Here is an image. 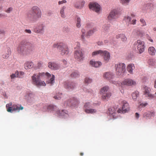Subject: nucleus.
Here are the masks:
<instances>
[{
    "label": "nucleus",
    "instance_id": "11",
    "mask_svg": "<svg viewBox=\"0 0 156 156\" xmlns=\"http://www.w3.org/2000/svg\"><path fill=\"white\" fill-rule=\"evenodd\" d=\"M84 54L82 50L79 49L76 50L74 52V57L79 62L82 61L84 58Z\"/></svg>",
    "mask_w": 156,
    "mask_h": 156
},
{
    "label": "nucleus",
    "instance_id": "9",
    "mask_svg": "<svg viewBox=\"0 0 156 156\" xmlns=\"http://www.w3.org/2000/svg\"><path fill=\"white\" fill-rule=\"evenodd\" d=\"M134 45L137 46V49L139 54L142 53L144 51L145 46L144 41L138 40L135 42Z\"/></svg>",
    "mask_w": 156,
    "mask_h": 156
},
{
    "label": "nucleus",
    "instance_id": "53",
    "mask_svg": "<svg viewBox=\"0 0 156 156\" xmlns=\"http://www.w3.org/2000/svg\"><path fill=\"white\" fill-rule=\"evenodd\" d=\"M13 10V8L12 7H9L5 11V12L7 13H10Z\"/></svg>",
    "mask_w": 156,
    "mask_h": 156
},
{
    "label": "nucleus",
    "instance_id": "37",
    "mask_svg": "<svg viewBox=\"0 0 156 156\" xmlns=\"http://www.w3.org/2000/svg\"><path fill=\"white\" fill-rule=\"evenodd\" d=\"M123 20L126 23L130 24L131 20V18L129 16H126L124 17Z\"/></svg>",
    "mask_w": 156,
    "mask_h": 156
},
{
    "label": "nucleus",
    "instance_id": "29",
    "mask_svg": "<svg viewBox=\"0 0 156 156\" xmlns=\"http://www.w3.org/2000/svg\"><path fill=\"white\" fill-rule=\"evenodd\" d=\"M101 94L102 98L104 100L109 98L111 96V93L109 92H105Z\"/></svg>",
    "mask_w": 156,
    "mask_h": 156
},
{
    "label": "nucleus",
    "instance_id": "58",
    "mask_svg": "<svg viewBox=\"0 0 156 156\" xmlns=\"http://www.w3.org/2000/svg\"><path fill=\"white\" fill-rule=\"evenodd\" d=\"M136 19H133L132 21H131L130 23V24L134 25L136 24Z\"/></svg>",
    "mask_w": 156,
    "mask_h": 156
},
{
    "label": "nucleus",
    "instance_id": "36",
    "mask_svg": "<svg viewBox=\"0 0 156 156\" xmlns=\"http://www.w3.org/2000/svg\"><path fill=\"white\" fill-rule=\"evenodd\" d=\"M102 50H99L93 52L92 53V56L93 57L95 56L98 55H100L101 56V53H102Z\"/></svg>",
    "mask_w": 156,
    "mask_h": 156
},
{
    "label": "nucleus",
    "instance_id": "33",
    "mask_svg": "<svg viewBox=\"0 0 156 156\" xmlns=\"http://www.w3.org/2000/svg\"><path fill=\"white\" fill-rule=\"evenodd\" d=\"M96 31L97 29L96 28H94L92 29L89 30L86 34V36L87 37L90 36Z\"/></svg>",
    "mask_w": 156,
    "mask_h": 156
},
{
    "label": "nucleus",
    "instance_id": "40",
    "mask_svg": "<svg viewBox=\"0 0 156 156\" xmlns=\"http://www.w3.org/2000/svg\"><path fill=\"white\" fill-rule=\"evenodd\" d=\"M110 25L109 24H105L103 27V32H106L109 30Z\"/></svg>",
    "mask_w": 156,
    "mask_h": 156
},
{
    "label": "nucleus",
    "instance_id": "63",
    "mask_svg": "<svg viewBox=\"0 0 156 156\" xmlns=\"http://www.w3.org/2000/svg\"><path fill=\"white\" fill-rule=\"evenodd\" d=\"M24 73L23 72L21 71L20 73V75H19V76H23L24 75Z\"/></svg>",
    "mask_w": 156,
    "mask_h": 156
},
{
    "label": "nucleus",
    "instance_id": "56",
    "mask_svg": "<svg viewBox=\"0 0 156 156\" xmlns=\"http://www.w3.org/2000/svg\"><path fill=\"white\" fill-rule=\"evenodd\" d=\"M66 2L67 1L66 0H62L61 1H59L58 2V4L60 5L63 3H66Z\"/></svg>",
    "mask_w": 156,
    "mask_h": 156
},
{
    "label": "nucleus",
    "instance_id": "20",
    "mask_svg": "<svg viewBox=\"0 0 156 156\" xmlns=\"http://www.w3.org/2000/svg\"><path fill=\"white\" fill-rule=\"evenodd\" d=\"M76 87V84L72 82H66L64 83V87L68 89H73Z\"/></svg>",
    "mask_w": 156,
    "mask_h": 156
},
{
    "label": "nucleus",
    "instance_id": "51",
    "mask_svg": "<svg viewBox=\"0 0 156 156\" xmlns=\"http://www.w3.org/2000/svg\"><path fill=\"white\" fill-rule=\"evenodd\" d=\"M5 34V31L3 30H0V38H2Z\"/></svg>",
    "mask_w": 156,
    "mask_h": 156
},
{
    "label": "nucleus",
    "instance_id": "49",
    "mask_svg": "<svg viewBox=\"0 0 156 156\" xmlns=\"http://www.w3.org/2000/svg\"><path fill=\"white\" fill-rule=\"evenodd\" d=\"M55 76L54 75H52L51 77L48 81V83H50L52 85L54 82Z\"/></svg>",
    "mask_w": 156,
    "mask_h": 156
},
{
    "label": "nucleus",
    "instance_id": "2",
    "mask_svg": "<svg viewBox=\"0 0 156 156\" xmlns=\"http://www.w3.org/2000/svg\"><path fill=\"white\" fill-rule=\"evenodd\" d=\"M34 49V45L30 42L22 41L17 48L18 52L22 55H27L30 54Z\"/></svg>",
    "mask_w": 156,
    "mask_h": 156
},
{
    "label": "nucleus",
    "instance_id": "60",
    "mask_svg": "<svg viewBox=\"0 0 156 156\" xmlns=\"http://www.w3.org/2000/svg\"><path fill=\"white\" fill-rule=\"evenodd\" d=\"M93 24L91 23H87V28H90L92 26Z\"/></svg>",
    "mask_w": 156,
    "mask_h": 156
},
{
    "label": "nucleus",
    "instance_id": "61",
    "mask_svg": "<svg viewBox=\"0 0 156 156\" xmlns=\"http://www.w3.org/2000/svg\"><path fill=\"white\" fill-rule=\"evenodd\" d=\"M6 17V16H5L4 14L0 13V18L5 17Z\"/></svg>",
    "mask_w": 156,
    "mask_h": 156
},
{
    "label": "nucleus",
    "instance_id": "48",
    "mask_svg": "<svg viewBox=\"0 0 156 156\" xmlns=\"http://www.w3.org/2000/svg\"><path fill=\"white\" fill-rule=\"evenodd\" d=\"M143 117L145 118L146 117V118L150 119L152 116L151 115H150V114H149L148 111L144 114Z\"/></svg>",
    "mask_w": 156,
    "mask_h": 156
},
{
    "label": "nucleus",
    "instance_id": "43",
    "mask_svg": "<svg viewBox=\"0 0 156 156\" xmlns=\"http://www.w3.org/2000/svg\"><path fill=\"white\" fill-rule=\"evenodd\" d=\"M64 105L66 106H68L72 107V103L71 99L68 100L66 101L64 103Z\"/></svg>",
    "mask_w": 156,
    "mask_h": 156
},
{
    "label": "nucleus",
    "instance_id": "39",
    "mask_svg": "<svg viewBox=\"0 0 156 156\" xmlns=\"http://www.w3.org/2000/svg\"><path fill=\"white\" fill-rule=\"evenodd\" d=\"M81 32L82 34L81 35V38L82 40L84 41H85V36H86V34H85L86 31L84 29H82L81 30Z\"/></svg>",
    "mask_w": 156,
    "mask_h": 156
},
{
    "label": "nucleus",
    "instance_id": "30",
    "mask_svg": "<svg viewBox=\"0 0 156 156\" xmlns=\"http://www.w3.org/2000/svg\"><path fill=\"white\" fill-rule=\"evenodd\" d=\"M66 8V6H63L62 8H61L60 10V14L61 16L62 17L64 18L66 17V16L65 15L64 13V11Z\"/></svg>",
    "mask_w": 156,
    "mask_h": 156
},
{
    "label": "nucleus",
    "instance_id": "41",
    "mask_svg": "<svg viewBox=\"0 0 156 156\" xmlns=\"http://www.w3.org/2000/svg\"><path fill=\"white\" fill-rule=\"evenodd\" d=\"M114 41V38L112 37H110L108 40H106L104 41V43L105 44H107L109 43L110 44H112Z\"/></svg>",
    "mask_w": 156,
    "mask_h": 156
},
{
    "label": "nucleus",
    "instance_id": "59",
    "mask_svg": "<svg viewBox=\"0 0 156 156\" xmlns=\"http://www.w3.org/2000/svg\"><path fill=\"white\" fill-rule=\"evenodd\" d=\"M149 114H150V115H151V116H154V111H148Z\"/></svg>",
    "mask_w": 156,
    "mask_h": 156
},
{
    "label": "nucleus",
    "instance_id": "54",
    "mask_svg": "<svg viewBox=\"0 0 156 156\" xmlns=\"http://www.w3.org/2000/svg\"><path fill=\"white\" fill-rule=\"evenodd\" d=\"M148 105L147 102L142 103L140 104L139 107H144Z\"/></svg>",
    "mask_w": 156,
    "mask_h": 156
},
{
    "label": "nucleus",
    "instance_id": "26",
    "mask_svg": "<svg viewBox=\"0 0 156 156\" xmlns=\"http://www.w3.org/2000/svg\"><path fill=\"white\" fill-rule=\"evenodd\" d=\"M33 66V63L30 61H27L24 64V68L26 69H30L32 68Z\"/></svg>",
    "mask_w": 156,
    "mask_h": 156
},
{
    "label": "nucleus",
    "instance_id": "45",
    "mask_svg": "<svg viewBox=\"0 0 156 156\" xmlns=\"http://www.w3.org/2000/svg\"><path fill=\"white\" fill-rule=\"evenodd\" d=\"M77 23L76 26L78 28H80L81 27L80 22L81 21V19L80 17H77Z\"/></svg>",
    "mask_w": 156,
    "mask_h": 156
},
{
    "label": "nucleus",
    "instance_id": "19",
    "mask_svg": "<svg viewBox=\"0 0 156 156\" xmlns=\"http://www.w3.org/2000/svg\"><path fill=\"white\" fill-rule=\"evenodd\" d=\"M48 66L50 69L55 70L58 69L59 67L58 64L54 62H48Z\"/></svg>",
    "mask_w": 156,
    "mask_h": 156
},
{
    "label": "nucleus",
    "instance_id": "6",
    "mask_svg": "<svg viewBox=\"0 0 156 156\" xmlns=\"http://www.w3.org/2000/svg\"><path fill=\"white\" fill-rule=\"evenodd\" d=\"M6 107L7 111L9 112H12L13 111L19 112L20 110H22L23 107L21 105L14 104L12 105V103H10L6 105Z\"/></svg>",
    "mask_w": 156,
    "mask_h": 156
},
{
    "label": "nucleus",
    "instance_id": "17",
    "mask_svg": "<svg viewBox=\"0 0 156 156\" xmlns=\"http://www.w3.org/2000/svg\"><path fill=\"white\" fill-rule=\"evenodd\" d=\"M56 113L59 116L65 118L69 116L68 112L66 110H59L56 112Z\"/></svg>",
    "mask_w": 156,
    "mask_h": 156
},
{
    "label": "nucleus",
    "instance_id": "4",
    "mask_svg": "<svg viewBox=\"0 0 156 156\" xmlns=\"http://www.w3.org/2000/svg\"><path fill=\"white\" fill-rule=\"evenodd\" d=\"M53 48H57L60 54L62 55L68 54L69 51L67 46L62 43L54 44L53 45Z\"/></svg>",
    "mask_w": 156,
    "mask_h": 156
},
{
    "label": "nucleus",
    "instance_id": "64",
    "mask_svg": "<svg viewBox=\"0 0 156 156\" xmlns=\"http://www.w3.org/2000/svg\"><path fill=\"white\" fill-rule=\"evenodd\" d=\"M62 62L64 65H66L67 64V62L66 60L65 59H63L62 60Z\"/></svg>",
    "mask_w": 156,
    "mask_h": 156
},
{
    "label": "nucleus",
    "instance_id": "10",
    "mask_svg": "<svg viewBox=\"0 0 156 156\" xmlns=\"http://www.w3.org/2000/svg\"><path fill=\"white\" fill-rule=\"evenodd\" d=\"M122 108L121 109H119L117 111L118 113H125L128 112L129 110L128 103L126 101H123L121 102Z\"/></svg>",
    "mask_w": 156,
    "mask_h": 156
},
{
    "label": "nucleus",
    "instance_id": "35",
    "mask_svg": "<svg viewBox=\"0 0 156 156\" xmlns=\"http://www.w3.org/2000/svg\"><path fill=\"white\" fill-rule=\"evenodd\" d=\"M109 89V87L108 86H105L102 88L100 90V92L101 94L107 92Z\"/></svg>",
    "mask_w": 156,
    "mask_h": 156
},
{
    "label": "nucleus",
    "instance_id": "12",
    "mask_svg": "<svg viewBox=\"0 0 156 156\" xmlns=\"http://www.w3.org/2000/svg\"><path fill=\"white\" fill-rule=\"evenodd\" d=\"M103 77L105 79L110 80V83L116 84V82L115 81L111 80L114 77V75L113 73L111 72H107L104 73Z\"/></svg>",
    "mask_w": 156,
    "mask_h": 156
},
{
    "label": "nucleus",
    "instance_id": "1",
    "mask_svg": "<svg viewBox=\"0 0 156 156\" xmlns=\"http://www.w3.org/2000/svg\"><path fill=\"white\" fill-rule=\"evenodd\" d=\"M41 11L37 6H33L30 11L27 15L26 19L29 23H34L41 18Z\"/></svg>",
    "mask_w": 156,
    "mask_h": 156
},
{
    "label": "nucleus",
    "instance_id": "23",
    "mask_svg": "<svg viewBox=\"0 0 156 156\" xmlns=\"http://www.w3.org/2000/svg\"><path fill=\"white\" fill-rule=\"evenodd\" d=\"M90 64L92 66L96 68L102 65V63L101 62H96L93 60L90 61Z\"/></svg>",
    "mask_w": 156,
    "mask_h": 156
},
{
    "label": "nucleus",
    "instance_id": "47",
    "mask_svg": "<svg viewBox=\"0 0 156 156\" xmlns=\"http://www.w3.org/2000/svg\"><path fill=\"white\" fill-rule=\"evenodd\" d=\"M130 0H120V2L124 5H128Z\"/></svg>",
    "mask_w": 156,
    "mask_h": 156
},
{
    "label": "nucleus",
    "instance_id": "25",
    "mask_svg": "<svg viewBox=\"0 0 156 156\" xmlns=\"http://www.w3.org/2000/svg\"><path fill=\"white\" fill-rule=\"evenodd\" d=\"M135 68V67L133 64H129L127 67V71L131 74H133V70Z\"/></svg>",
    "mask_w": 156,
    "mask_h": 156
},
{
    "label": "nucleus",
    "instance_id": "21",
    "mask_svg": "<svg viewBox=\"0 0 156 156\" xmlns=\"http://www.w3.org/2000/svg\"><path fill=\"white\" fill-rule=\"evenodd\" d=\"M6 52H7V53H4L2 55V58L7 59L11 54V51L10 48L9 47H7L6 48Z\"/></svg>",
    "mask_w": 156,
    "mask_h": 156
},
{
    "label": "nucleus",
    "instance_id": "38",
    "mask_svg": "<svg viewBox=\"0 0 156 156\" xmlns=\"http://www.w3.org/2000/svg\"><path fill=\"white\" fill-rule=\"evenodd\" d=\"M19 73L18 71H16L15 73L12 74L10 76L11 79H13L15 77H19L20 78H22V77L20 76H19Z\"/></svg>",
    "mask_w": 156,
    "mask_h": 156
},
{
    "label": "nucleus",
    "instance_id": "57",
    "mask_svg": "<svg viewBox=\"0 0 156 156\" xmlns=\"http://www.w3.org/2000/svg\"><path fill=\"white\" fill-rule=\"evenodd\" d=\"M146 37L147 38V39L151 42H153V40L151 38V37L149 36V35L148 34H147L146 35Z\"/></svg>",
    "mask_w": 156,
    "mask_h": 156
},
{
    "label": "nucleus",
    "instance_id": "18",
    "mask_svg": "<svg viewBox=\"0 0 156 156\" xmlns=\"http://www.w3.org/2000/svg\"><path fill=\"white\" fill-rule=\"evenodd\" d=\"M144 94L146 97H148V98L149 99H151L153 98L154 96V95L151 94L150 93V89L146 86L144 87Z\"/></svg>",
    "mask_w": 156,
    "mask_h": 156
},
{
    "label": "nucleus",
    "instance_id": "16",
    "mask_svg": "<svg viewBox=\"0 0 156 156\" xmlns=\"http://www.w3.org/2000/svg\"><path fill=\"white\" fill-rule=\"evenodd\" d=\"M101 56L103 57L104 60L106 62H108L110 58V54L107 51H102Z\"/></svg>",
    "mask_w": 156,
    "mask_h": 156
},
{
    "label": "nucleus",
    "instance_id": "27",
    "mask_svg": "<svg viewBox=\"0 0 156 156\" xmlns=\"http://www.w3.org/2000/svg\"><path fill=\"white\" fill-rule=\"evenodd\" d=\"M148 51L150 55L153 56L155 54L156 50L154 47L151 46L148 48Z\"/></svg>",
    "mask_w": 156,
    "mask_h": 156
},
{
    "label": "nucleus",
    "instance_id": "46",
    "mask_svg": "<svg viewBox=\"0 0 156 156\" xmlns=\"http://www.w3.org/2000/svg\"><path fill=\"white\" fill-rule=\"evenodd\" d=\"M79 74L78 71H76L72 73L71 76L72 77H76L79 76Z\"/></svg>",
    "mask_w": 156,
    "mask_h": 156
},
{
    "label": "nucleus",
    "instance_id": "44",
    "mask_svg": "<svg viewBox=\"0 0 156 156\" xmlns=\"http://www.w3.org/2000/svg\"><path fill=\"white\" fill-rule=\"evenodd\" d=\"M140 21L142 27H144L146 26L147 23L145 20L143 18H141L140 20Z\"/></svg>",
    "mask_w": 156,
    "mask_h": 156
},
{
    "label": "nucleus",
    "instance_id": "5",
    "mask_svg": "<svg viewBox=\"0 0 156 156\" xmlns=\"http://www.w3.org/2000/svg\"><path fill=\"white\" fill-rule=\"evenodd\" d=\"M98 105L97 104L93 103L92 104L89 102L85 103L83 107L85 112L88 114H93L96 112H97L96 109L91 108H93L94 107L97 106Z\"/></svg>",
    "mask_w": 156,
    "mask_h": 156
},
{
    "label": "nucleus",
    "instance_id": "3",
    "mask_svg": "<svg viewBox=\"0 0 156 156\" xmlns=\"http://www.w3.org/2000/svg\"><path fill=\"white\" fill-rule=\"evenodd\" d=\"M51 75L49 73L46 72L37 73H34L31 76L33 83L35 85L45 86L46 83L44 81H41L40 80V78L47 77L48 78H50Z\"/></svg>",
    "mask_w": 156,
    "mask_h": 156
},
{
    "label": "nucleus",
    "instance_id": "50",
    "mask_svg": "<svg viewBox=\"0 0 156 156\" xmlns=\"http://www.w3.org/2000/svg\"><path fill=\"white\" fill-rule=\"evenodd\" d=\"M62 96V94H57L55 96H54V98L55 99L59 100L61 98V97Z\"/></svg>",
    "mask_w": 156,
    "mask_h": 156
},
{
    "label": "nucleus",
    "instance_id": "62",
    "mask_svg": "<svg viewBox=\"0 0 156 156\" xmlns=\"http://www.w3.org/2000/svg\"><path fill=\"white\" fill-rule=\"evenodd\" d=\"M25 32L28 34H31V31L30 30L26 29L25 30Z\"/></svg>",
    "mask_w": 156,
    "mask_h": 156
},
{
    "label": "nucleus",
    "instance_id": "52",
    "mask_svg": "<svg viewBox=\"0 0 156 156\" xmlns=\"http://www.w3.org/2000/svg\"><path fill=\"white\" fill-rule=\"evenodd\" d=\"M92 80L91 79L88 77H86L84 80L85 83H89L91 82Z\"/></svg>",
    "mask_w": 156,
    "mask_h": 156
},
{
    "label": "nucleus",
    "instance_id": "42",
    "mask_svg": "<svg viewBox=\"0 0 156 156\" xmlns=\"http://www.w3.org/2000/svg\"><path fill=\"white\" fill-rule=\"evenodd\" d=\"M136 33L138 35L141 37L143 36L144 34V32L140 29L137 30L136 31Z\"/></svg>",
    "mask_w": 156,
    "mask_h": 156
},
{
    "label": "nucleus",
    "instance_id": "14",
    "mask_svg": "<svg viewBox=\"0 0 156 156\" xmlns=\"http://www.w3.org/2000/svg\"><path fill=\"white\" fill-rule=\"evenodd\" d=\"M90 8L97 12L100 10V5L97 3H91L89 5Z\"/></svg>",
    "mask_w": 156,
    "mask_h": 156
},
{
    "label": "nucleus",
    "instance_id": "55",
    "mask_svg": "<svg viewBox=\"0 0 156 156\" xmlns=\"http://www.w3.org/2000/svg\"><path fill=\"white\" fill-rule=\"evenodd\" d=\"M43 65V63L41 62H39L37 64V67L38 68H40Z\"/></svg>",
    "mask_w": 156,
    "mask_h": 156
},
{
    "label": "nucleus",
    "instance_id": "31",
    "mask_svg": "<svg viewBox=\"0 0 156 156\" xmlns=\"http://www.w3.org/2000/svg\"><path fill=\"white\" fill-rule=\"evenodd\" d=\"M55 107L52 105H49L48 106H45L43 108V110L44 111H46V110H45V109L47 108V111H52L54 110L55 108Z\"/></svg>",
    "mask_w": 156,
    "mask_h": 156
},
{
    "label": "nucleus",
    "instance_id": "8",
    "mask_svg": "<svg viewBox=\"0 0 156 156\" xmlns=\"http://www.w3.org/2000/svg\"><path fill=\"white\" fill-rule=\"evenodd\" d=\"M118 10L117 9H113L111 10L108 14L107 20L109 22H111L112 21L115 20L118 18Z\"/></svg>",
    "mask_w": 156,
    "mask_h": 156
},
{
    "label": "nucleus",
    "instance_id": "32",
    "mask_svg": "<svg viewBox=\"0 0 156 156\" xmlns=\"http://www.w3.org/2000/svg\"><path fill=\"white\" fill-rule=\"evenodd\" d=\"M139 92L137 91H135L132 94V98L133 100L136 101L137 98L139 96Z\"/></svg>",
    "mask_w": 156,
    "mask_h": 156
},
{
    "label": "nucleus",
    "instance_id": "34",
    "mask_svg": "<svg viewBox=\"0 0 156 156\" xmlns=\"http://www.w3.org/2000/svg\"><path fill=\"white\" fill-rule=\"evenodd\" d=\"M116 110L115 108H111L108 109V113L109 115H112L113 116V118H114L115 116V113Z\"/></svg>",
    "mask_w": 156,
    "mask_h": 156
},
{
    "label": "nucleus",
    "instance_id": "13",
    "mask_svg": "<svg viewBox=\"0 0 156 156\" xmlns=\"http://www.w3.org/2000/svg\"><path fill=\"white\" fill-rule=\"evenodd\" d=\"M122 84L127 86L135 85L136 84L135 81L131 79L127 78L124 80L122 82Z\"/></svg>",
    "mask_w": 156,
    "mask_h": 156
},
{
    "label": "nucleus",
    "instance_id": "22",
    "mask_svg": "<svg viewBox=\"0 0 156 156\" xmlns=\"http://www.w3.org/2000/svg\"><path fill=\"white\" fill-rule=\"evenodd\" d=\"M116 38L117 39H120L121 41L123 42H126L127 40V38L125 34H117L116 36Z\"/></svg>",
    "mask_w": 156,
    "mask_h": 156
},
{
    "label": "nucleus",
    "instance_id": "24",
    "mask_svg": "<svg viewBox=\"0 0 156 156\" xmlns=\"http://www.w3.org/2000/svg\"><path fill=\"white\" fill-rule=\"evenodd\" d=\"M85 3V2L84 1L77 2H76L74 6L76 8L81 9Z\"/></svg>",
    "mask_w": 156,
    "mask_h": 156
},
{
    "label": "nucleus",
    "instance_id": "7",
    "mask_svg": "<svg viewBox=\"0 0 156 156\" xmlns=\"http://www.w3.org/2000/svg\"><path fill=\"white\" fill-rule=\"evenodd\" d=\"M115 69L116 74L118 76H120L125 72L126 65L123 63L118 62L115 64Z\"/></svg>",
    "mask_w": 156,
    "mask_h": 156
},
{
    "label": "nucleus",
    "instance_id": "15",
    "mask_svg": "<svg viewBox=\"0 0 156 156\" xmlns=\"http://www.w3.org/2000/svg\"><path fill=\"white\" fill-rule=\"evenodd\" d=\"M44 26L43 24H40L34 29V32L37 33L42 34L44 31Z\"/></svg>",
    "mask_w": 156,
    "mask_h": 156
},
{
    "label": "nucleus",
    "instance_id": "28",
    "mask_svg": "<svg viewBox=\"0 0 156 156\" xmlns=\"http://www.w3.org/2000/svg\"><path fill=\"white\" fill-rule=\"evenodd\" d=\"M71 99L72 107H75L79 104V101L76 98H71Z\"/></svg>",
    "mask_w": 156,
    "mask_h": 156
}]
</instances>
